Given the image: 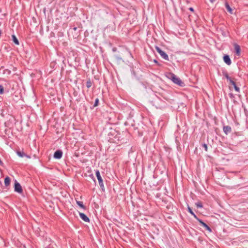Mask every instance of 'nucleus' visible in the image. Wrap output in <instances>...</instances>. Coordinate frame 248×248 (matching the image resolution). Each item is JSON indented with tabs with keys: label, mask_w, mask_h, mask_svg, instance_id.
Returning a JSON list of instances; mask_svg holds the SVG:
<instances>
[{
	"label": "nucleus",
	"mask_w": 248,
	"mask_h": 248,
	"mask_svg": "<svg viewBox=\"0 0 248 248\" xmlns=\"http://www.w3.org/2000/svg\"><path fill=\"white\" fill-rule=\"evenodd\" d=\"M120 134L117 131L113 129H110L109 132L108 134L107 139L110 143H118L120 140Z\"/></svg>",
	"instance_id": "1"
},
{
	"label": "nucleus",
	"mask_w": 248,
	"mask_h": 248,
	"mask_svg": "<svg viewBox=\"0 0 248 248\" xmlns=\"http://www.w3.org/2000/svg\"><path fill=\"white\" fill-rule=\"evenodd\" d=\"M166 76L169 79H170L175 84L180 87H183L184 86V83L174 74L172 73H169Z\"/></svg>",
	"instance_id": "2"
},
{
	"label": "nucleus",
	"mask_w": 248,
	"mask_h": 248,
	"mask_svg": "<svg viewBox=\"0 0 248 248\" xmlns=\"http://www.w3.org/2000/svg\"><path fill=\"white\" fill-rule=\"evenodd\" d=\"M95 174H96V177L98 180L99 184V186H100L101 188L103 190H104L105 189V187L104 186L102 178L101 176V175H100L99 170H95Z\"/></svg>",
	"instance_id": "3"
},
{
	"label": "nucleus",
	"mask_w": 248,
	"mask_h": 248,
	"mask_svg": "<svg viewBox=\"0 0 248 248\" xmlns=\"http://www.w3.org/2000/svg\"><path fill=\"white\" fill-rule=\"evenodd\" d=\"M155 48L157 52L160 55L162 58L167 61L169 60L168 55L165 52L162 50L159 47L156 46Z\"/></svg>",
	"instance_id": "4"
},
{
	"label": "nucleus",
	"mask_w": 248,
	"mask_h": 248,
	"mask_svg": "<svg viewBox=\"0 0 248 248\" xmlns=\"http://www.w3.org/2000/svg\"><path fill=\"white\" fill-rule=\"evenodd\" d=\"M14 190L19 194L23 193V189L20 184L16 180L15 181Z\"/></svg>",
	"instance_id": "5"
},
{
	"label": "nucleus",
	"mask_w": 248,
	"mask_h": 248,
	"mask_svg": "<svg viewBox=\"0 0 248 248\" xmlns=\"http://www.w3.org/2000/svg\"><path fill=\"white\" fill-rule=\"evenodd\" d=\"M62 152L60 150H57L54 154V158L55 159H60L62 158Z\"/></svg>",
	"instance_id": "6"
},
{
	"label": "nucleus",
	"mask_w": 248,
	"mask_h": 248,
	"mask_svg": "<svg viewBox=\"0 0 248 248\" xmlns=\"http://www.w3.org/2000/svg\"><path fill=\"white\" fill-rule=\"evenodd\" d=\"M234 47L236 55L240 56L241 55V48L240 46L237 44H234Z\"/></svg>",
	"instance_id": "7"
},
{
	"label": "nucleus",
	"mask_w": 248,
	"mask_h": 248,
	"mask_svg": "<svg viewBox=\"0 0 248 248\" xmlns=\"http://www.w3.org/2000/svg\"><path fill=\"white\" fill-rule=\"evenodd\" d=\"M223 131L226 135H228L232 132V128L229 125H224L223 127Z\"/></svg>",
	"instance_id": "8"
},
{
	"label": "nucleus",
	"mask_w": 248,
	"mask_h": 248,
	"mask_svg": "<svg viewBox=\"0 0 248 248\" xmlns=\"http://www.w3.org/2000/svg\"><path fill=\"white\" fill-rule=\"evenodd\" d=\"M223 61L228 65H230L232 63L231 60L228 55L226 54L223 56Z\"/></svg>",
	"instance_id": "9"
},
{
	"label": "nucleus",
	"mask_w": 248,
	"mask_h": 248,
	"mask_svg": "<svg viewBox=\"0 0 248 248\" xmlns=\"http://www.w3.org/2000/svg\"><path fill=\"white\" fill-rule=\"evenodd\" d=\"M79 216L80 218L85 222H89L90 219L84 213H79Z\"/></svg>",
	"instance_id": "10"
},
{
	"label": "nucleus",
	"mask_w": 248,
	"mask_h": 248,
	"mask_svg": "<svg viewBox=\"0 0 248 248\" xmlns=\"http://www.w3.org/2000/svg\"><path fill=\"white\" fill-rule=\"evenodd\" d=\"M16 154H17V155L21 157H27L28 158H30V156L27 155L23 151H16Z\"/></svg>",
	"instance_id": "11"
},
{
	"label": "nucleus",
	"mask_w": 248,
	"mask_h": 248,
	"mask_svg": "<svg viewBox=\"0 0 248 248\" xmlns=\"http://www.w3.org/2000/svg\"><path fill=\"white\" fill-rule=\"evenodd\" d=\"M11 179L9 177L6 176L4 179V185L5 187H8L10 184Z\"/></svg>",
	"instance_id": "12"
},
{
	"label": "nucleus",
	"mask_w": 248,
	"mask_h": 248,
	"mask_svg": "<svg viewBox=\"0 0 248 248\" xmlns=\"http://www.w3.org/2000/svg\"><path fill=\"white\" fill-rule=\"evenodd\" d=\"M225 8H226L227 10L228 11V12L229 13H230V14L232 13V9L231 8V7H230V6L229 5V3L227 2H225Z\"/></svg>",
	"instance_id": "13"
},
{
	"label": "nucleus",
	"mask_w": 248,
	"mask_h": 248,
	"mask_svg": "<svg viewBox=\"0 0 248 248\" xmlns=\"http://www.w3.org/2000/svg\"><path fill=\"white\" fill-rule=\"evenodd\" d=\"M76 202L77 204L81 208H82L83 210L86 209V207L83 204V203L82 202L78 201L76 200Z\"/></svg>",
	"instance_id": "14"
},
{
	"label": "nucleus",
	"mask_w": 248,
	"mask_h": 248,
	"mask_svg": "<svg viewBox=\"0 0 248 248\" xmlns=\"http://www.w3.org/2000/svg\"><path fill=\"white\" fill-rule=\"evenodd\" d=\"M230 84H231L234 87V90L237 92H240V89L239 87H238L235 83V82L234 81H231V82L230 83Z\"/></svg>",
	"instance_id": "15"
},
{
	"label": "nucleus",
	"mask_w": 248,
	"mask_h": 248,
	"mask_svg": "<svg viewBox=\"0 0 248 248\" xmlns=\"http://www.w3.org/2000/svg\"><path fill=\"white\" fill-rule=\"evenodd\" d=\"M12 40L13 41V42L16 45H19V42L15 35H14V34L12 35Z\"/></svg>",
	"instance_id": "16"
},
{
	"label": "nucleus",
	"mask_w": 248,
	"mask_h": 248,
	"mask_svg": "<svg viewBox=\"0 0 248 248\" xmlns=\"http://www.w3.org/2000/svg\"><path fill=\"white\" fill-rule=\"evenodd\" d=\"M223 75L227 79V80L230 82V83L231 82V81H232L227 72L223 73Z\"/></svg>",
	"instance_id": "17"
},
{
	"label": "nucleus",
	"mask_w": 248,
	"mask_h": 248,
	"mask_svg": "<svg viewBox=\"0 0 248 248\" xmlns=\"http://www.w3.org/2000/svg\"><path fill=\"white\" fill-rule=\"evenodd\" d=\"M92 86V82L89 78L87 80L86 82V86L88 88H90Z\"/></svg>",
	"instance_id": "18"
},
{
	"label": "nucleus",
	"mask_w": 248,
	"mask_h": 248,
	"mask_svg": "<svg viewBox=\"0 0 248 248\" xmlns=\"http://www.w3.org/2000/svg\"><path fill=\"white\" fill-rule=\"evenodd\" d=\"M196 206L197 208H202L203 207V205H202V202H197L195 203Z\"/></svg>",
	"instance_id": "19"
},
{
	"label": "nucleus",
	"mask_w": 248,
	"mask_h": 248,
	"mask_svg": "<svg viewBox=\"0 0 248 248\" xmlns=\"http://www.w3.org/2000/svg\"><path fill=\"white\" fill-rule=\"evenodd\" d=\"M99 99L98 98H96V99L95 100V102H94L93 107H95L97 106L98 105V103H99Z\"/></svg>",
	"instance_id": "20"
},
{
	"label": "nucleus",
	"mask_w": 248,
	"mask_h": 248,
	"mask_svg": "<svg viewBox=\"0 0 248 248\" xmlns=\"http://www.w3.org/2000/svg\"><path fill=\"white\" fill-rule=\"evenodd\" d=\"M203 227H204L207 230L209 231V232H211L212 231L210 227L206 224H204Z\"/></svg>",
	"instance_id": "21"
},
{
	"label": "nucleus",
	"mask_w": 248,
	"mask_h": 248,
	"mask_svg": "<svg viewBox=\"0 0 248 248\" xmlns=\"http://www.w3.org/2000/svg\"><path fill=\"white\" fill-rule=\"evenodd\" d=\"M4 93V88L0 84V94H2Z\"/></svg>",
	"instance_id": "22"
},
{
	"label": "nucleus",
	"mask_w": 248,
	"mask_h": 248,
	"mask_svg": "<svg viewBox=\"0 0 248 248\" xmlns=\"http://www.w3.org/2000/svg\"><path fill=\"white\" fill-rule=\"evenodd\" d=\"M198 221L200 222L201 225H202V227H203L204 224H206L202 220L200 219H198Z\"/></svg>",
	"instance_id": "23"
},
{
	"label": "nucleus",
	"mask_w": 248,
	"mask_h": 248,
	"mask_svg": "<svg viewBox=\"0 0 248 248\" xmlns=\"http://www.w3.org/2000/svg\"><path fill=\"white\" fill-rule=\"evenodd\" d=\"M188 211L192 215H194V213L192 211V209L190 207H188Z\"/></svg>",
	"instance_id": "24"
},
{
	"label": "nucleus",
	"mask_w": 248,
	"mask_h": 248,
	"mask_svg": "<svg viewBox=\"0 0 248 248\" xmlns=\"http://www.w3.org/2000/svg\"><path fill=\"white\" fill-rule=\"evenodd\" d=\"M202 146L204 148L205 150L206 151H207V144H205V143H204V144H202Z\"/></svg>",
	"instance_id": "25"
},
{
	"label": "nucleus",
	"mask_w": 248,
	"mask_h": 248,
	"mask_svg": "<svg viewBox=\"0 0 248 248\" xmlns=\"http://www.w3.org/2000/svg\"><path fill=\"white\" fill-rule=\"evenodd\" d=\"M229 96L230 97V98H234V95H233V94L232 93H230L229 94Z\"/></svg>",
	"instance_id": "26"
},
{
	"label": "nucleus",
	"mask_w": 248,
	"mask_h": 248,
	"mask_svg": "<svg viewBox=\"0 0 248 248\" xmlns=\"http://www.w3.org/2000/svg\"><path fill=\"white\" fill-rule=\"evenodd\" d=\"M167 208L168 209H170L171 208H172V206H171V205H170V204H169V205H168L167 206Z\"/></svg>",
	"instance_id": "27"
},
{
	"label": "nucleus",
	"mask_w": 248,
	"mask_h": 248,
	"mask_svg": "<svg viewBox=\"0 0 248 248\" xmlns=\"http://www.w3.org/2000/svg\"><path fill=\"white\" fill-rule=\"evenodd\" d=\"M192 216H193L194 217V218H195L197 220H198V219H199V218L197 217V216H196L195 214H194V215H193Z\"/></svg>",
	"instance_id": "28"
},
{
	"label": "nucleus",
	"mask_w": 248,
	"mask_h": 248,
	"mask_svg": "<svg viewBox=\"0 0 248 248\" xmlns=\"http://www.w3.org/2000/svg\"><path fill=\"white\" fill-rule=\"evenodd\" d=\"M189 10L191 12H194V9L192 7H190Z\"/></svg>",
	"instance_id": "29"
},
{
	"label": "nucleus",
	"mask_w": 248,
	"mask_h": 248,
	"mask_svg": "<svg viewBox=\"0 0 248 248\" xmlns=\"http://www.w3.org/2000/svg\"><path fill=\"white\" fill-rule=\"evenodd\" d=\"M211 2H214L216 1V0H210Z\"/></svg>",
	"instance_id": "30"
},
{
	"label": "nucleus",
	"mask_w": 248,
	"mask_h": 248,
	"mask_svg": "<svg viewBox=\"0 0 248 248\" xmlns=\"http://www.w3.org/2000/svg\"><path fill=\"white\" fill-rule=\"evenodd\" d=\"M90 176H91V177L93 178V174L90 175Z\"/></svg>",
	"instance_id": "31"
},
{
	"label": "nucleus",
	"mask_w": 248,
	"mask_h": 248,
	"mask_svg": "<svg viewBox=\"0 0 248 248\" xmlns=\"http://www.w3.org/2000/svg\"><path fill=\"white\" fill-rule=\"evenodd\" d=\"M74 30L75 31H76V30H77V27H75V28H74Z\"/></svg>",
	"instance_id": "32"
},
{
	"label": "nucleus",
	"mask_w": 248,
	"mask_h": 248,
	"mask_svg": "<svg viewBox=\"0 0 248 248\" xmlns=\"http://www.w3.org/2000/svg\"><path fill=\"white\" fill-rule=\"evenodd\" d=\"M154 62H157L156 60H155V61H154Z\"/></svg>",
	"instance_id": "33"
}]
</instances>
